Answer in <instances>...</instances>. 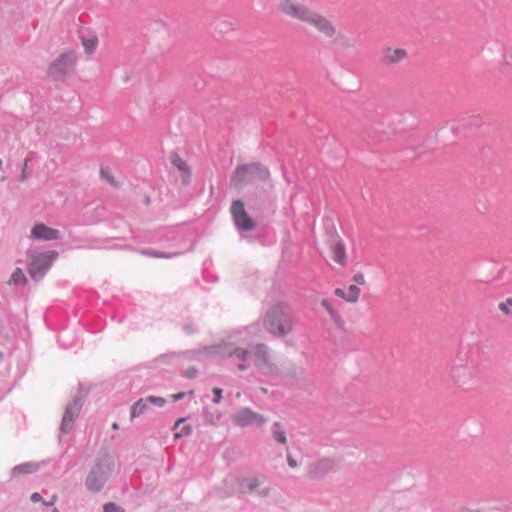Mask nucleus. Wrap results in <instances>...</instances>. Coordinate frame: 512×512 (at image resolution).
Here are the masks:
<instances>
[{"label":"nucleus","mask_w":512,"mask_h":512,"mask_svg":"<svg viewBox=\"0 0 512 512\" xmlns=\"http://www.w3.org/2000/svg\"><path fill=\"white\" fill-rule=\"evenodd\" d=\"M202 416L207 424H216L220 420V413L217 410H210L209 408L205 407L202 411Z\"/></svg>","instance_id":"5701e85b"},{"label":"nucleus","mask_w":512,"mask_h":512,"mask_svg":"<svg viewBox=\"0 0 512 512\" xmlns=\"http://www.w3.org/2000/svg\"><path fill=\"white\" fill-rule=\"evenodd\" d=\"M232 422L240 427H260L266 423V419L263 415L251 410L250 408H241L232 416Z\"/></svg>","instance_id":"4468645a"},{"label":"nucleus","mask_w":512,"mask_h":512,"mask_svg":"<svg viewBox=\"0 0 512 512\" xmlns=\"http://www.w3.org/2000/svg\"><path fill=\"white\" fill-rule=\"evenodd\" d=\"M2 168V159H0V169Z\"/></svg>","instance_id":"49530a36"},{"label":"nucleus","mask_w":512,"mask_h":512,"mask_svg":"<svg viewBox=\"0 0 512 512\" xmlns=\"http://www.w3.org/2000/svg\"><path fill=\"white\" fill-rule=\"evenodd\" d=\"M198 371L195 368H189L185 371V376L189 379H193L197 376Z\"/></svg>","instance_id":"e433bc0d"},{"label":"nucleus","mask_w":512,"mask_h":512,"mask_svg":"<svg viewBox=\"0 0 512 512\" xmlns=\"http://www.w3.org/2000/svg\"><path fill=\"white\" fill-rule=\"evenodd\" d=\"M100 176L102 180L106 181L112 186H117L113 176L110 174V171L108 168L102 167L100 170Z\"/></svg>","instance_id":"cd10ccee"},{"label":"nucleus","mask_w":512,"mask_h":512,"mask_svg":"<svg viewBox=\"0 0 512 512\" xmlns=\"http://www.w3.org/2000/svg\"><path fill=\"white\" fill-rule=\"evenodd\" d=\"M212 392L214 394L213 402L218 404L222 399V389L221 388H213Z\"/></svg>","instance_id":"72a5a7b5"},{"label":"nucleus","mask_w":512,"mask_h":512,"mask_svg":"<svg viewBox=\"0 0 512 512\" xmlns=\"http://www.w3.org/2000/svg\"><path fill=\"white\" fill-rule=\"evenodd\" d=\"M464 512H486V511L481 510V509H468V510H465Z\"/></svg>","instance_id":"37998d69"},{"label":"nucleus","mask_w":512,"mask_h":512,"mask_svg":"<svg viewBox=\"0 0 512 512\" xmlns=\"http://www.w3.org/2000/svg\"><path fill=\"white\" fill-rule=\"evenodd\" d=\"M184 422H185V419H184V418H179V419L175 422L173 429H174V430H177V429H178V427H179L182 423H184Z\"/></svg>","instance_id":"79ce46f5"},{"label":"nucleus","mask_w":512,"mask_h":512,"mask_svg":"<svg viewBox=\"0 0 512 512\" xmlns=\"http://www.w3.org/2000/svg\"><path fill=\"white\" fill-rule=\"evenodd\" d=\"M148 409V403L145 398H141L136 401L132 407L130 412L131 419L141 416Z\"/></svg>","instance_id":"4be33fe9"},{"label":"nucleus","mask_w":512,"mask_h":512,"mask_svg":"<svg viewBox=\"0 0 512 512\" xmlns=\"http://www.w3.org/2000/svg\"><path fill=\"white\" fill-rule=\"evenodd\" d=\"M83 406V399L81 396H75L66 406L61 425L60 432L62 434L69 433L73 426L75 419L79 416L81 408Z\"/></svg>","instance_id":"f8f14e48"},{"label":"nucleus","mask_w":512,"mask_h":512,"mask_svg":"<svg viewBox=\"0 0 512 512\" xmlns=\"http://www.w3.org/2000/svg\"><path fill=\"white\" fill-rule=\"evenodd\" d=\"M304 24L315 28L320 34L327 38H333L337 33L336 26L333 22L313 9L304 21Z\"/></svg>","instance_id":"9b49d317"},{"label":"nucleus","mask_w":512,"mask_h":512,"mask_svg":"<svg viewBox=\"0 0 512 512\" xmlns=\"http://www.w3.org/2000/svg\"><path fill=\"white\" fill-rule=\"evenodd\" d=\"M74 52H65L55 59L49 66L48 73L54 79H60L67 76L76 64Z\"/></svg>","instance_id":"1a4fd4ad"},{"label":"nucleus","mask_w":512,"mask_h":512,"mask_svg":"<svg viewBox=\"0 0 512 512\" xmlns=\"http://www.w3.org/2000/svg\"><path fill=\"white\" fill-rule=\"evenodd\" d=\"M171 397H172L173 401H179L185 397V393L179 392V393L173 394Z\"/></svg>","instance_id":"a19ab883"},{"label":"nucleus","mask_w":512,"mask_h":512,"mask_svg":"<svg viewBox=\"0 0 512 512\" xmlns=\"http://www.w3.org/2000/svg\"><path fill=\"white\" fill-rule=\"evenodd\" d=\"M145 400L147 401L148 405L152 404L157 407H163L164 404L166 403V400L163 397L158 396H148L145 398Z\"/></svg>","instance_id":"c85d7f7f"},{"label":"nucleus","mask_w":512,"mask_h":512,"mask_svg":"<svg viewBox=\"0 0 512 512\" xmlns=\"http://www.w3.org/2000/svg\"><path fill=\"white\" fill-rule=\"evenodd\" d=\"M56 501H57V496L53 495L49 501H43V504L45 506H54Z\"/></svg>","instance_id":"ea45409f"},{"label":"nucleus","mask_w":512,"mask_h":512,"mask_svg":"<svg viewBox=\"0 0 512 512\" xmlns=\"http://www.w3.org/2000/svg\"><path fill=\"white\" fill-rule=\"evenodd\" d=\"M210 353H217L224 357L234 358L238 361L239 370H246L250 364L255 365L258 369L265 373H273L274 365L269 359L268 348L264 344L249 345L248 348L236 347L232 344L223 346H211L205 348Z\"/></svg>","instance_id":"f257e3e1"},{"label":"nucleus","mask_w":512,"mask_h":512,"mask_svg":"<svg viewBox=\"0 0 512 512\" xmlns=\"http://www.w3.org/2000/svg\"><path fill=\"white\" fill-rule=\"evenodd\" d=\"M30 237L34 240L50 241L61 238L60 231L44 223H36L31 229Z\"/></svg>","instance_id":"f3484780"},{"label":"nucleus","mask_w":512,"mask_h":512,"mask_svg":"<svg viewBox=\"0 0 512 512\" xmlns=\"http://www.w3.org/2000/svg\"><path fill=\"white\" fill-rule=\"evenodd\" d=\"M322 306L327 310V312L330 314V316L332 317V319L334 320L335 323L339 324V322L341 321V318L340 316L334 311V309L332 308L330 302L328 300H323L322 301Z\"/></svg>","instance_id":"bb28decb"},{"label":"nucleus","mask_w":512,"mask_h":512,"mask_svg":"<svg viewBox=\"0 0 512 512\" xmlns=\"http://www.w3.org/2000/svg\"><path fill=\"white\" fill-rule=\"evenodd\" d=\"M507 303L512 306V296L506 299Z\"/></svg>","instance_id":"c03bdc74"},{"label":"nucleus","mask_w":512,"mask_h":512,"mask_svg":"<svg viewBox=\"0 0 512 512\" xmlns=\"http://www.w3.org/2000/svg\"><path fill=\"white\" fill-rule=\"evenodd\" d=\"M339 460L323 457L311 463L307 469V477L312 480L324 478L327 474L337 471Z\"/></svg>","instance_id":"9d476101"},{"label":"nucleus","mask_w":512,"mask_h":512,"mask_svg":"<svg viewBox=\"0 0 512 512\" xmlns=\"http://www.w3.org/2000/svg\"><path fill=\"white\" fill-rule=\"evenodd\" d=\"M265 478L264 477H256V476H250L242 478L240 481V489L244 493H256L257 496L261 498L268 497L271 493L270 487H263L262 484L264 483Z\"/></svg>","instance_id":"dca6fc26"},{"label":"nucleus","mask_w":512,"mask_h":512,"mask_svg":"<svg viewBox=\"0 0 512 512\" xmlns=\"http://www.w3.org/2000/svg\"><path fill=\"white\" fill-rule=\"evenodd\" d=\"M277 10L292 20L304 23L312 9L301 0H279Z\"/></svg>","instance_id":"6e6552de"},{"label":"nucleus","mask_w":512,"mask_h":512,"mask_svg":"<svg viewBox=\"0 0 512 512\" xmlns=\"http://www.w3.org/2000/svg\"><path fill=\"white\" fill-rule=\"evenodd\" d=\"M39 469V464L35 462H25L19 465H16L10 471L11 478H18L23 475L32 474Z\"/></svg>","instance_id":"6ab92c4d"},{"label":"nucleus","mask_w":512,"mask_h":512,"mask_svg":"<svg viewBox=\"0 0 512 512\" xmlns=\"http://www.w3.org/2000/svg\"><path fill=\"white\" fill-rule=\"evenodd\" d=\"M28 256L30 258L29 275L34 281H40L50 269L58 254L56 251L32 253L29 250Z\"/></svg>","instance_id":"423d86ee"},{"label":"nucleus","mask_w":512,"mask_h":512,"mask_svg":"<svg viewBox=\"0 0 512 512\" xmlns=\"http://www.w3.org/2000/svg\"><path fill=\"white\" fill-rule=\"evenodd\" d=\"M30 500H31L33 503H37V502H41V501H43V498H42V496H41V494H40V493H38V492H34V493H32V494H31V496H30Z\"/></svg>","instance_id":"4c0bfd02"},{"label":"nucleus","mask_w":512,"mask_h":512,"mask_svg":"<svg viewBox=\"0 0 512 512\" xmlns=\"http://www.w3.org/2000/svg\"><path fill=\"white\" fill-rule=\"evenodd\" d=\"M170 161L180 172L183 173L182 182L188 184L190 182V167L187 162L183 160L178 153L172 152L170 155Z\"/></svg>","instance_id":"a211bd4d"},{"label":"nucleus","mask_w":512,"mask_h":512,"mask_svg":"<svg viewBox=\"0 0 512 512\" xmlns=\"http://www.w3.org/2000/svg\"><path fill=\"white\" fill-rule=\"evenodd\" d=\"M111 469L107 460H98L89 471L85 487L92 493L99 492L110 475Z\"/></svg>","instance_id":"0eeeda50"},{"label":"nucleus","mask_w":512,"mask_h":512,"mask_svg":"<svg viewBox=\"0 0 512 512\" xmlns=\"http://www.w3.org/2000/svg\"><path fill=\"white\" fill-rule=\"evenodd\" d=\"M32 159H33V153H31L30 156L25 158L22 173L20 175L19 181L23 182V181L27 180V178L30 176V173L28 172V165L32 161Z\"/></svg>","instance_id":"a878e982"},{"label":"nucleus","mask_w":512,"mask_h":512,"mask_svg":"<svg viewBox=\"0 0 512 512\" xmlns=\"http://www.w3.org/2000/svg\"><path fill=\"white\" fill-rule=\"evenodd\" d=\"M191 430H192V429H191V426H190V425H184V426L181 428L180 432H176V433H175V437H176V438H180V437H183V436L190 435Z\"/></svg>","instance_id":"2f4dec72"},{"label":"nucleus","mask_w":512,"mask_h":512,"mask_svg":"<svg viewBox=\"0 0 512 512\" xmlns=\"http://www.w3.org/2000/svg\"><path fill=\"white\" fill-rule=\"evenodd\" d=\"M449 377L453 385L465 391L472 390L477 385V368L469 361L467 351L458 353L451 365Z\"/></svg>","instance_id":"f03ea898"},{"label":"nucleus","mask_w":512,"mask_h":512,"mask_svg":"<svg viewBox=\"0 0 512 512\" xmlns=\"http://www.w3.org/2000/svg\"><path fill=\"white\" fill-rule=\"evenodd\" d=\"M287 463L291 468H296L298 466L296 460L293 459V457L289 453L287 454Z\"/></svg>","instance_id":"58836bf2"},{"label":"nucleus","mask_w":512,"mask_h":512,"mask_svg":"<svg viewBox=\"0 0 512 512\" xmlns=\"http://www.w3.org/2000/svg\"><path fill=\"white\" fill-rule=\"evenodd\" d=\"M112 428H113V429H117V428H118L117 423H113Z\"/></svg>","instance_id":"a18cd8bd"},{"label":"nucleus","mask_w":512,"mask_h":512,"mask_svg":"<svg viewBox=\"0 0 512 512\" xmlns=\"http://www.w3.org/2000/svg\"><path fill=\"white\" fill-rule=\"evenodd\" d=\"M104 512H125L120 506L114 503H107L104 505Z\"/></svg>","instance_id":"7c9ffc66"},{"label":"nucleus","mask_w":512,"mask_h":512,"mask_svg":"<svg viewBox=\"0 0 512 512\" xmlns=\"http://www.w3.org/2000/svg\"><path fill=\"white\" fill-rule=\"evenodd\" d=\"M269 175L270 173L265 166L253 162L237 166L230 181L236 189H242L244 186L254 181L266 180Z\"/></svg>","instance_id":"20e7f679"},{"label":"nucleus","mask_w":512,"mask_h":512,"mask_svg":"<svg viewBox=\"0 0 512 512\" xmlns=\"http://www.w3.org/2000/svg\"><path fill=\"white\" fill-rule=\"evenodd\" d=\"M53 512H59L57 508H54L53 509Z\"/></svg>","instance_id":"de8ad7c7"},{"label":"nucleus","mask_w":512,"mask_h":512,"mask_svg":"<svg viewBox=\"0 0 512 512\" xmlns=\"http://www.w3.org/2000/svg\"><path fill=\"white\" fill-rule=\"evenodd\" d=\"M509 304L507 303V301L505 300L504 302H500L499 305H498V308L500 311H502L505 315H510L511 314V310L509 308Z\"/></svg>","instance_id":"f704fd0d"},{"label":"nucleus","mask_w":512,"mask_h":512,"mask_svg":"<svg viewBox=\"0 0 512 512\" xmlns=\"http://www.w3.org/2000/svg\"><path fill=\"white\" fill-rule=\"evenodd\" d=\"M408 58V51L402 47L384 46L379 52V62L385 67L396 66Z\"/></svg>","instance_id":"ddd939ff"},{"label":"nucleus","mask_w":512,"mask_h":512,"mask_svg":"<svg viewBox=\"0 0 512 512\" xmlns=\"http://www.w3.org/2000/svg\"><path fill=\"white\" fill-rule=\"evenodd\" d=\"M144 254H147V255L155 257V258H171L176 255V254H164V253H161L156 250H147L144 252Z\"/></svg>","instance_id":"c756f323"},{"label":"nucleus","mask_w":512,"mask_h":512,"mask_svg":"<svg viewBox=\"0 0 512 512\" xmlns=\"http://www.w3.org/2000/svg\"><path fill=\"white\" fill-rule=\"evenodd\" d=\"M27 282V278L24 275V272L21 268H16L12 273L10 280L8 282L9 285H20L25 284Z\"/></svg>","instance_id":"393cba45"},{"label":"nucleus","mask_w":512,"mask_h":512,"mask_svg":"<svg viewBox=\"0 0 512 512\" xmlns=\"http://www.w3.org/2000/svg\"><path fill=\"white\" fill-rule=\"evenodd\" d=\"M325 243L329 247L333 260L345 267L347 265V254L343 240L336 231L335 225L331 219L324 220Z\"/></svg>","instance_id":"39448f33"},{"label":"nucleus","mask_w":512,"mask_h":512,"mask_svg":"<svg viewBox=\"0 0 512 512\" xmlns=\"http://www.w3.org/2000/svg\"><path fill=\"white\" fill-rule=\"evenodd\" d=\"M184 331L186 332V334L188 335H191L193 333H195L197 331V328L195 327V325L192 323V322H186L184 324V327H183Z\"/></svg>","instance_id":"473e14b6"},{"label":"nucleus","mask_w":512,"mask_h":512,"mask_svg":"<svg viewBox=\"0 0 512 512\" xmlns=\"http://www.w3.org/2000/svg\"><path fill=\"white\" fill-rule=\"evenodd\" d=\"M294 325V319L287 307L277 305L267 311L264 318L265 329L275 336L289 334Z\"/></svg>","instance_id":"7ed1b4c3"},{"label":"nucleus","mask_w":512,"mask_h":512,"mask_svg":"<svg viewBox=\"0 0 512 512\" xmlns=\"http://www.w3.org/2000/svg\"><path fill=\"white\" fill-rule=\"evenodd\" d=\"M82 46L86 54L91 55L95 52L98 46V38L96 36H92L90 38L82 39Z\"/></svg>","instance_id":"b1692460"},{"label":"nucleus","mask_w":512,"mask_h":512,"mask_svg":"<svg viewBox=\"0 0 512 512\" xmlns=\"http://www.w3.org/2000/svg\"><path fill=\"white\" fill-rule=\"evenodd\" d=\"M353 281L359 285L365 284V278H364L363 274H361V273L355 274L353 276Z\"/></svg>","instance_id":"c9c22d12"},{"label":"nucleus","mask_w":512,"mask_h":512,"mask_svg":"<svg viewBox=\"0 0 512 512\" xmlns=\"http://www.w3.org/2000/svg\"><path fill=\"white\" fill-rule=\"evenodd\" d=\"M231 214L238 229L243 231H252L256 224L244 209L241 200H236L231 205Z\"/></svg>","instance_id":"2eb2a0df"},{"label":"nucleus","mask_w":512,"mask_h":512,"mask_svg":"<svg viewBox=\"0 0 512 512\" xmlns=\"http://www.w3.org/2000/svg\"><path fill=\"white\" fill-rule=\"evenodd\" d=\"M271 433L276 442L282 445L287 444L286 432L280 422L273 423Z\"/></svg>","instance_id":"412c9836"},{"label":"nucleus","mask_w":512,"mask_h":512,"mask_svg":"<svg viewBox=\"0 0 512 512\" xmlns=\"http://www.w3.org/2000/svg\"><path fill=\"white\" fill-rule=\"evenodd\" d=\"M360 294V288L357 285H350L347 291L337 288L335 289V295L346 300L350 303H355L358 301Z\"/></svg>","instance_id":"aec40b11"}]
</instances>
